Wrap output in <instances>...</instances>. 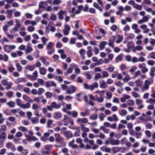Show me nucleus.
Returning a JSON list of instances; mask_svg holds the SVG:
<instances>
[{
	"mask_svg": "<svg viewBox=\"0 0 155 155\" xmlns=\"http://www.w3.org/2000/svg\"><path fill=\"white\" fill-rule=\"evenodd\" d=\"M61 107L60 104H57L55 102H53L51 103L50 106H47V108L48 110L51 111L53 110V108L58 109Z\"/></svg>",
	"mask_w": 155,
	"mask_h": 155,
	"instance_id": "nucleus-1",
	"label": "nucleus"
},
{
	"mask_svg": "<svg viewBox=\"0 0 155 155\" xmlns=\"http://www.w3.org/2000/svg\"><path fill=\"white\" fill-rule=\"evenodd\" d=\"M15 48V46L14 45H5L4 47V51L10 53L12 50H13Z\"/></svg>",
	"mask_w": 155,
	"mask_h": 155,
	"instance_id": "nucleus-2",
	"label": "nucleus"
},
{
	"mask_svg": "<svg viewBox=\"0 0 155 155\" xmlns=\"http://www.w3.org/2000/svg\"><path fill=\"white\" fill-rule=\"evenodd\" d=\"M122 74L124 76V77L122 79L124 82L127 83L128 81L131 80V78L128 73L124 71L122 72Z\"/></svg>",
	"mask_w": 155,
	"mask_h": 155,
	"instance_id": "nucleus-3",
	"label": "nucleus"
},
{
	"mask_svg": "<svg viewBox=\"0 0 155 155\" xmlns=\"http://www.w3.org/2000/svg\"><path fill=\"white\" fill-rule=\"evenodd\" d=\"M70 30L71 27L70 26L67 24H65L64 25V28L63 30L64 35L65 36L68 35Z\"/></svg>",
	"mask_w": 155,
	"mask_h": 155,
	"instance_id": "nucleus-4",
	"label": "nucleus"
},
{
	"mask_svg": "<svg viewBox=\"0 0 155 155\" xmlns=\"http://www.w3.org/2000/svg\"><path fill=\"white\" fill-rule=\"evenodd\" d=\"M141 74V71L139 70H137L134 73V75L133 78H135L139 76L140 75V77L142 79H144L146 78V75H145V74Z\"/></svg>",
	"mask_w": 155,
	"mask_h": 155,
	"instance_id": "nucleus-5",
	"label": "nucleus"
},
{
	"mask_svg": "<svg viewBox=\"0 0 155 155\" xmlns=\"http://www.w3.org/2000/svg\"><path fill=\"white\" fill-rule=\"evenodd\" d=\"M54 136L55 137V141L58 143H61L64 140L63 138L61 137L58 133L55 134Z\"/></svg>",
	"mask_w": 155,
	"mask_h": 155,
	"instance_id": "nucleus-6",
	"label": "nucleus"
},
{
	"mask_svg": "<svg viewBox=\"0 0 155 155\" xmlns=\"http://www.w3.org/2000/svg\"><path fill=\"white\" fill-rule=\"evenodd\" d=\"M76 87L72 85H70L66 90V92L68 94H71L75 92L76 90Z\"/></svg>",
	"mask_w": 155,
	"mask_h": 155,
	"instance_id": "nucleus-7",
	"label": "nucleus"
},
{
	"mask_svg": "<svg viewBox=\"0 0 155 155\" xmlns=\"http://www.w3.org/2000/svg\"><path fill=\"white\" fill-rule=\"evenodd\" d=\"M61 133L63 134L64 136L68 138L72 137H73V134L70 131L67 130L61 132Z\"/></svg>",
	"mask_w": 155,
	"mask_h": 155,
	"instance_id": "nucleus-8",
	"label": "nucleus"
},
{
	"mask_svg": "<svg viewBox=\"0 0 155 155\" xmlns=\"http://www.w3.org/2000/svg\"><path fill=\"white\" fill-rule=\"evenodd\" d=\"M149 19V18L148 16H144L143 17L142 19H140L137 21V23L139 24H143L145 22H147L148 21Z\"/></svg>",
	"mask_w": 155,
	"mask_h": 155,
	"instance_id": "nucleus-9",
	"label": "nucleus"
},
{
	"mask_svg": "<svg viewBox=\"0 0 155 155\" xmlns=\"http://www.w3.org/2000/svg\"><path fill=\"white\" fill-rule=\"evenodd\" d=\"M5 147L7 148L10 149L12 151H15L16 150L14 145L11 142L7 143Z\"/></svg>",
	"mask_w": 155,
	"mask_h": 155,
	"instance_id": "nucleus-10",
	"label": "nucleus"
},
{
	"mask_svg": "<svg viewBox=\"0 0 155 155\" xmlns=\"http://www.w3.org/2000/svg\"><path fill=\"white\" fill-rule=\"evenodd\" d=\"M54 44L53 42H50L47 45L46 49L47 50H49L50 49H54L53 47Z\"/></svg>",
	"mask_w": 155,
	"mask_h": 155,
	"instance_id": "nucleus-11",
	"label": "nucleus"
},
{
	"mask_svg": "<svg viewBox=\"0 0 155 155\" xmlns=\"http://www.w3.org/2000/svg\"><path fill=\"white\" fill-rule=\"evenodd\" d=\"M62 117V115L61 112H55L53 114V118L56 119L60 118Z\"/></svg>",
	"mask_w": 155,
	"mask_h": 155,
	"instance_id": "nucleus-12",
	"label": "nucleus"
},
{
	"mask_svg": "<svg viewBox=\"0 0 155 155\" xmlns=\"http://www.w3.org/2000/svg\"><path fill=\"white\" fill-rule=\"evenodd\" d=\"M75 140H73L68 143V146L69 147H71L73 149L77 148L78 147V145L77 144H74Z\"/></svg>",
	"mask_w": 155,
	"mask_h": 155,
	"instance_id": "nucleus-13",
	"label": "nucleus"
},
{
	"mask_svg": "<svg viewBox=\"0 0 155 155\" xmlns=\"http://www.w3.org/2000/svg\"><path fill=\"white\" fill-rule=\"evenodd\" d=\"M27 79L25 78H20L17 79L15 80V83H19L27 82Z\"/></svg>",
	"mask_w": 155,
	"mask_h": 155,
	"instance_id": "nucleus-14",
	"label": "nucleus"
},
{
	"mask_svg": "<svg viewBox=\"0 0 155 155\" xmlns=\"http://www.w3.org/2000/svg\"><path fill=\"white\" fill-rule=\"evenodd\" d=\"M87 49L88 50L87 51V56L90 58L92 56V48L91 47L89 46L87 47Z\"/></svg>",
	"mask_w": 155,
	"mask_h": 155,
	"instance_id": "nucleus-15",
	"label": "nucleus"
},
{
	"mask_svg": "<svg viewBox=\"0 0 155 155\" xmlns=\"http://www.w3.org/2000/svg\"><path fill=\"white\" fill-rule=\"evenodd\" d=\"M113 39V40L110 39L108 40V45L110 46L112 48H114V41L115 39V37L114 36H112Z\"/></svg>",
	"mask_w": 155,
	"mask_h": 155,
	"instance_id": "nucleus-16",
	"label": "nucleus"
},
{
	"mask_svg": "<svg viewBox=\"0 0 155 155\" xmlns=\"http://www.w3.org/2000/svg\"><path fill=\"white\" fill-rule=\"evenodd\" d=\"M107 42L106 41H103L101 42L99 46V47L101 50L104 49L105 48V46L107 45Z\"/></svg>",
	"mask_w": 155,
	"mask_h": 155,
	"instance_id": "nucleus-17",
	"label": "nucleus"
},
{
	"mask_svg": "<svg viewBox=\"0 0 155 155\" xmlns=\"http://www.w3.org/2000/svg\"><path fill=\"white\" fill-rule=\"evenodd\" d=\"M79 97L80 98L82 99L83 98L85 102H88L87 99V96L84 94L83 93H81L79 94H78V97Z\"/></svg>",
	"mask_w": 155,
	"mask_h": 155,
	"instance_id": "nucleus-18",
	"label": "nucleus"
},
{
	"mask_svg": "<svg viewBox=\"0 0 155 155\" xmlns=\"http://www.w3.org/2000/svg\"><path fill=\"white\" fill-rule=\"evenodd\" d=\"M100 150L103 151H105L106 152H110L111 150L110 148L107 147L106 146H103L100 147Z\"/></svg>",
	"mask_w": 155,
	"mask_h": 155,
	"instance_id": "nucleus-19",
	"label": "nucleus"
},
{
	"mask_svg": "<svg viewBox=\"0 0 155 155\" xmlns=\"http://www.w3.org/2000/svg\"><path fill=\"white\" fill-rule=\"evenodd\" d=\"M120 141L118 140H112L110 141V143L113 145H116L119 144Z\"/></svg>",
	"mask_w": 155,
	"mask_h": 155,
	"instance_id": "nucleus-20",
	"label": "nucleus"
},
{
	"mask_svg": "<svg viewBox=\"0 0 155 155\" xmlns=\"http://www.w3.org/2000/svg\"><path fill=\"white\" fill-rule=\"evenodd\" d=\"M90 110L88 109H86L84 111L80 113V115L82 117H84L90 114Z\"/></svg>",
	"mask_w": 155,
	"mask_h": 155,
	"instance_id": "nucleus-21",
	"label": "nucleus"
},
{
	"mask_svg": "<svg viewBox=\"0 0 155 155\" xmlns=\"http://www.w3.org/2000/svg\"><path fill=\"white\" fill-rule=\"evenodd\" d=\"M7 130V127L5 124H2L0 126V132H5Z\"/></svg>",
	"mask_w": 155,
	"mask_h": 155,
	"instance_id": "nucleus-22",
	"label": "nucleus"
},
{
	"mask_svg": "<svg viewBox=\"0 0 155 155\" xmlns=\"http://www.w3.org/2000/svg\"><path fill=\"white\" fill-rule=\"evenodd\" d=\"M100 87L102 88H105L107 87V85L104 80H102L99 82Z\"/></svg>",
	"mask_w": 155,
	"mask_h": 155,
	"instance_id": "nucleus-23",
	"label": "nucleus"
},
{
	"mask_svg": "<svg viewBox=\"0 0 155 155\" xmlns=\"http://www.w3.org/2000/svg\"><path fill=\"white\" fill-rule=\"evenodd\" d=\"M35 68V65H27L25 67L26 70H28L30 71H33Z\"/></svg>",
	"mask_w": 155,
	"mask_h": 155,
	"instance_id": "nucleus-24",
	"label": "nucleus"
},
{
	"mask_svg": "<svg viewBox=\"0 0 155 155\" xmlns=\"http://www.w3.org/2000/svg\"><path fill=\"white\" fill-rule=\"evenodd\" d=\"M47 6V2L41 1L39 3V7L41 8H45Z\"/></svg>",
	"mask_w": 155,
	"mask_h": 155,
	"instance_id": "nucleus-25",
	"label": "nucleus"
},
{
	"mask_svg": "<svg viewBox=\"0 0 155 155\" xmlns=\"http://www.w3.org/2000/svg\"><path fill=\"white\" fill-rule=\"evenodd\" d=\"M13 10H8L6 11L7 14V17L9 18H12V15Z\"/></svg>",
	"mask_w": 155,
	"mask_h": 155,
	"instance_id": "nucleus-26",
	"label": "nucleus"
},
{
	"mask_svg": "<svg viewBox=\"0 0 155 155\" xmlns=\"http://www.w3.org/2000/svg\"><path fill=\"white\" fill-rule=\"evenodd\" d=\"M39 71L40 74L41 75H44L46 73L47 70L46 68L43 67H41L40 68Z\"/></svg>",
	"mask_w": 155,
	"mask_h": 155,
	"instance_id": "nucleus-27",
	"label": "nucleus"
},
{
	"mask_svg": "<svg viewBox=\"0 0 155 155\" xmlns=\"http://www.w3.org/2000/svg\"><path fill=\"white\" fill-rule=\"evenodd\" d=\"M40 60L43 63L47 66H48L49 64V62L47 61L46 59L44 57H41L40 58Z\"/></svg>",
	"mask_w": 155,
	"mask_h": 155,
	"instance_id": "nucleus-28",
	"label": "nucleus"
},
{
	"mask_svg": "<svg viewBox=\"0 0 155 155\" xmlns=\"http://www.w3.org/2000/svg\"><path fill=\"white\" fill-rule=\"evenodd\" d=\"M63 120L64 121V125L65 126H67L70 120L67 117L64 115Z\"/></svg>",
	"mask_w": 155,
	"mask_h": 155,
	"instance_id": "nucleus-29",
	"label": "nucleus"
},
{
	"mask_svg": "<svg viewBox=\"0 0 155 155\" xmlns=\"http://www.w3.org/2000/svg\"><path fill=\"white\" fill-rule=\"evenodd\" d=\"M15 66L17 71L18 72H21L22 70V67L19 63H16Z\"/></svg>",
	"mask_w": 155,
	"mask_h": 155,
	"instance_id": "nucleus-30",
	"label": "nucleus"
},
{
	"mask_svg": "<svg viewBox=\"0 0 155 155\" xmlns=\"http://www.w3.org/2000/svg\"><path fill=\"white\" fill-rule=\"evenodd\" d=\"M150 81L148 80H145L144 81V84L148 87L152 83H153V80L152 78H150Z\"/></svg>",
	"mask_w": 155,
	"mask_h": 155,
	"instance_id": "nucleus-31",
	"label": "nucleus"
},
{
	"mask_svg": "<svg viewBox=\"0 0 155 155\" xmlns=\"http://www.w3.org/2000/svg\"><path fill=\"white\" fill-rule=\"evenodd\" d=\"M123 58V55L122 54H119L116 58V61L118 62L121 61Z\"/></svg>",
	"mask_w": 155,
	"mask_h": 155,
	"instance_id": "nucleus-32",
	"label": "nucleus"
},
{
	"mask_svg": "<svg viewBox=\"0 0 155 155\" xmlns=\"http://www.w3.org/2000/svg\"><path fill=\"white\" fill-rule=\"evenodd\" d=\"M30 107V104L29 103H27L26 104H22L20 107L22 108H28Z\"/></svg>",
	"mask_w": 155,
	"mask_h": 155,
	"instance_id": "nucleus-33",
	"label": "nucleus"
},
{
	"mask_svg": "<svg viewBox=\"0 0 155 155\" xmlns=\"http://www.w3.org/2000/svg\"><path fill=\"white\" fill-rule=\"evenodd\" d=\"M6 137V132H0V139L5 140Z\"/></svg>",
	"mask_w": 155,
	"mask_h": 155,
	"instance_id": "nucleus-34",
	"label": "nucleus"
},
{
	"mask_svg": "<svg viewBox=\"0 0 155 155\" xmlns=\"http://www.w3.org/2000/svg\"><path fill=\"white\" fill-rule=\"evenodd\" d=\"M7 105L11 107H14L15 106V102L10 101L7 103Z\"/></svg>",
	"mask_w": 155,
	"mask_h": 155,
	"instance_id": "nucleus-35",
	"label": "nucleus"
},
{
	"mask_svg": "<svg viewBox=\"0 0 155 155\" xmlns=\"http://www.w3.org/2000/svg\"><path fill=\"white\" fill-rule=\"evenodd\" d=\"M32 108L35 110H41V107L35 104H34L32 105Z\"/></svg>",
	"mask_w": 155,
	"mask_h": 155,
	"instance_id": "nucleus-36",
	"label": "nucleus"
},
{
	"mask_svg": "<svg viewBox=\"0 0 155 155\" xmlns=\"http://www.w3.org/2000/svg\"><path fill=\"white\" fill-rule=\"evenodd\" d=\"M144 10L148 12L151 13L152 15L154 13V11L151 8L149 7H146L144 8Z\"/></svg>",
	"mask_w": 155,
	"mask_h": 155,
	"instance_id": "nucleus-37",
	"label": "nucleus"
},
{
	"mask_svg": "<svg viewBox=\"0 0 155 155\" xmlns=\"http://www.w3.org/2000/svg\"><path fill=\"white\" fill-rule=\"evenodd\" d=\"M105 92V91L104 90L96 91L94 92V93L98 94L99 95L100 97H102Z\"/></svg>",
	"mask_w": 155,
	"mask_h": 155,
	"instance_id": "nucleus-38",
	"label": "nucleus"
},
{
	"mask_svg": "<svg viewBox=\"0 0 155 155\" xmlns=\"http://www.w3.org/2000/svg\"><path fill=\"white\" fill-rule=\"evenodd\" d=\"M100 78H102L101 74L99 73H97L95 74L94 78V81H97Z\"/></svg>",
	"mask_w": 155,
	"mask_h": 155,
	"instance_id": "nucleus-39",
	"label": "nucleus"
},
{
	"mask_svg": "<svg viewBox=\"0 0 155 155\" xmlns=\"http://www.w3.org/2000/svg\"><path fill=\"white\" fill-rule=\"evenodd\" d=\"M119 113L120 115L124 116L127 114V112L126 110L122 109L120 111H119Z\"/></svg>",
	"mask_w": 155,
	"mask_h": 155,
	"instance_id": "nucleus-40",
	"label": "nucleus"
},
{
	"mask_svg": "<svg viewBox=\"0 0 155 155\" xmlns=\"http://www.w3.org/2000/svg\"><path fill=\"white\" fill-rule=\"evenodd\" d=\"M135 83L137 86H141L143 84V81L140 79H138L135 81Z\"/></svg>",
	"mask_w": 155,
	"mask_h": 155,
	"instance_id": "nucleus-41",
	"label": "nucleus"
},
{
	"mask_svg": "<svg viewBox=\"0 0 155 155\" xmlns=\"http://www.w3.org/2000/svg\"><path fill=\"white\" fill-rule=\"evenodd\" d=\"M102 78H107L109 76V74L106 71H103L102 72Z\"/></svg>",
	"mask_w": 155,
	"mask_h": 155,
	"instance_id": "nucleus-42",
	"label": "nucleus"
},
{
	"mask_svg": "<svg viewBox=\"0 0 155 155\" xmlns=\"http://www.w3.org/2000/svg\"><path fill=\"white\" fill-rule=\"evenodd\" d=\"M89 119L92 120H96L97 118V115L96 114H92L89 117Z\"/></svg>",
	"mask_w": 155,
	"mask_h": 155,
	"instance_id": "nucleus-43",
	"label": "nucleus"
},
{
	"mask_svg": "<svg viewBox=\"0 0 155 155\" xmlns=\"http://www.w3.org/2000/svg\"><path fill=\"white\" fill-rule=\"evenodd\" d=\"M31 121L32 124H35L38 122L39 119L36 117H33L31 119Z\"/></svg>",
	"mask_w": 155,
	"mask_h": 155,
	"instance_id": "nucleus-44",
	"label": "nucleus"
},
{
	"mask_svg": "<svg viewBox=\"0 0 155 155\" xmlns=\"http://www.w3.org/2000/svg\"><path fill=\"white\" fill-rule=\"evenodd\" d=\"M113 153H115L119 152L120 150V147H114L112 149Z\"/></svg>",
	"mask_w": 155,
	"mask_h": 155,
	"instance_id": "nucleus-45",
	"label": "nucleus"
},
{
	"mask_svg": "<svg viewBox=\"0 0 155 155\" xmlns=\"http://www.w3.org/2000/svg\"><path fill=\"white\" fill-rule=\"evenodd\" d=\"M106 99H110L111 98L112 94L109 91H107L106 93Z\"/></svg>",
	"mask_w": 155,
	"mask_h": 155,
	"instance_id": "nucleus-46",
	"label": "nucleus"
},
{
	"mask_svg": "<svg viewBox=\"0 0 155 155\" xmlns=\"http://www.w3.org/2000/svg\"><path fill=\"white\" fill-rule=\"evenodd\" d=\"M45 95L47 98L49 99L53 95V94L51 92H47L45 93Z\"/></svg>",
	"mask_w": 155,
	"mask_h": 155,
	"instance_id": "nucleus-47",
	"label": "nucleus"
},
{
	"mask_svg": "<svg viewBox=\"0 0 155 155\" xmlns=\"http://www.w3.org/2000/svg\"><path fill=\"white\" fill-rule=\"evenodd\" d=\"M146 102L150 104L153 105L155 104V100L151 98H150L148 101H146Z\"/></svg>",
	"mask_w": 155,
	"mask_h": 155,
	"instance_id": "nucleus-48",
	"label": "nucleus"
},
{
	"mask_svg": "<svg viewBox=\"0 0 155 155\" xmlns=\"http://www.w3.org/2000/svg\"><path fill=\"white\" fill-rule=\"evenodd\" d=\"M134 43L133 41H130L127 44L128 48H131L134 47Z\"/></svg>",
	"mask_w": 155,
	"mask_h": 155,
	"instance_id": "nucleus-49",
	"label": "nucleus"
},
{
	"mask_svg": "<svg viewBox=\"0 0 155 155\" xmlns=\"http://www.w3.org/2000/svg\"><path fill=\"white\" fill-rule=\"evenodd\" d=\"M101 121L104 120V118L105 117V115L103 113H99L98 115Z\"/></svg>",
	"mask_w": 155,
	"mask_h": 155,
	"instance_id": "nucleus-50",
	"label": "nucleus"
},
{
	"mask_svg": "<svg viewBox=\"0 0 155 155\" xmlns=\"http://www.w3.org/2000/svg\"><path fill=\"white\" fill-rule=\"evenodd\" d=\"M72 68L71 67L67 69V71L66 72H65L64 73V74L65 76H68V74L71 73H72Z\"/></svg>",
	"mask_w": 155,
	"mask_h": 155,
	"instance_id": "nucleus-51",
	"label": "nucleus"
},
{
	"mask_svg": "<svg viewBox=\"0 0 155 155\" xmlns=\"http://www.w3.org/2000/svg\"><path fill=\"white\" fill-rule=\"evenodd\" d=\"M82 140L80 138H78V143H80V145H79V147L84 149L85 148V146L84 144L81 143Z\"/></svg>",
	"mask_w": 155,
	"mask_h": 155,
	"instance_id": "nucleus-52",
	"label": "nucleus"
},
{
	"mask_svg": "<svg viewBox=\"0 0 155 155\" xmlns=\"http://www.w3.org/2000/svg\"><path fill=\"white\" fill-rule=\"evenodd\" d=\"M134 8L138 10H141L142 9V6L141 5L135 4L134 6Z\"/></svg>",
	"mask_w": 155,
	"mask_h": 155,
	"instance_id": "nucleus-53",
	"label": "nucleus"
},
{
	"mask_svg": "<svg viewBox=\"0 0 155 155\" xmlns=\"http://www.w3.org/2000/svg\"><path fill=\"white\" fill-rule=\"evenodd\" d=\"M117 37L118 38V39L116 40V43L118 44L122 41L123 39V37L122 36L119 35H117Z\"/></svg>",
	"mask_w": 155,
	"mask_h": 155,
	"instance_id": "nucleus-54",
	"label": "nucleus"
},
{
	"mask_svg": "<svg viewBox=\"0 0 155 155\" xmlns=\"http://www.w3.org/2000/svg\"><path fill=\"white\" fill-rule=\"evenodd\" d=\"M36 18H37V19L35 21H31V24L32 26L37 25V23L39 21L38 20H39V18L38 17H37Z\"/></svg>",
	"mask_w": 155,
	"mask_h": 155,
	"instance_id": "nucleus-55",
	"label": "nucleus"
},
{
	"mask_svg": "<svg viewBox=\"0 0 155 155\" xmlns=\"http://www.w3.org/2000/svg\"><path fill=\"white\" fill-rule=\"evenodd\" d=\"M78 121L84 123H86L88 122V120L87 118H84L82 119H78Z\"/></svg>",
	"mask_w": 155,
	"mask_h": 155,
	"instance_id": "nucleus-56",
	"label": "nucleus"
},
{
	"mask_svg": "<svg viewBox=\"0 0 155 155\" xmlns=\"http://www.w3.org/2000/svg\"><path fill=\"white\" fill-rule=\"evenodd\" d=\"M18 129L23 132L27 131L28 130L26 128L23 126L19 127L18 128Z\"/></svg>",
	"mask_w": 155,
	"mask_h": 155,
	"instance_id": "nucleus-57",
	"label": "nucleus"
},
{
	"mask_svg": "<svg viewBox=\"0 0 155 155\" xmlns=\"http://www.w3.org/2000/svg\"><path fill=\"white\" fill-rule=\"evenodd\" d=\"M27 30L29 32H32L35 30V28L32 26H29L27 27Z\"/></svg>",
	"mask_w": 155,
	"mask_h": 155,
	"instance_id": "nucleus-58",
	"label": "nucleus"
},
{
	"mask_svg": "<svg viewBox=\"0 0 155 155\" xmlns=\"http://www.w3.org/2000/svg\"><path fill=\"white\" fill-rule=\"evenodd\" d=\"M41 40L43 45H45L47 42L48 41V39L45 37H42Z\"/></svg>",
	"mask_w": 155,
	"mask_h": 155,
	"instance_id": "nucleus-59",
	"label": "nucleus"
},
{
	"mask_svg": "<svg viewBox=\"0 0 155 155\" xmlns=\"http://www.w3.org/2000/svg\"><path fill=\"white\" fill-rule=\"evenodd\" d=\"M81 128L83 131L85 132H88L89 131V128L85 127L84 125H81Z\"/></svg>",
	"mask_w": 155,
	"mask_h": 155,
	"instance_id": "nucleus-60",
	"label": "nucleus"
},
{
	"mask_svg": "<svg viewBox=\"0 0 155 155\" xmlns=\"http://www.w3.org/2000/svg\"><path fill=\"white\" fill-rule=\"evenodd\" d=\"M63 12L62 10H61L59 11L58 13L59 14V18L60 19L62 20L63 18Z\"/></svg>",
	"mask_w": 155,
	"mask_h": 155,
	"instance_id": "nucleus-61",
	"label": "nucleus"
},
{
	"mask_svg": "<svg viewBox=\"0 0 155 155\" xmlns=\"http://www.w3.org/2000/svg\"><path fill=\"white\" fill-rule=\"evenodd\" d=\"M137 69V67L136 66H132L130 69L129 71L133 73Z\"/></svg>",
	"mask_w": 155,
	"mask_h": 155,
	"instance_id": "nucleus-62",
	"label": "nucleus"
},
{
	"mask_svg": "<svg viewBox=\"0 0 155 155\" xmlns=\"http://www.w3.org/2000/svg\"><path fill=\"white\" fill-rule=\"evenodd\" d=\"M127 103L129 105H132L134 104V101L132 99H130L127 101Z\"/></svg>",
	"mask_w": 155,
	"mask_h": 155,
	"instance_id": "nucleus-63",
	"label": "nucleus"
},
{
	"mask_svg": "<svg viewBox=\"0 0 155 155\" xmlns=\"http://www.w3.org/2000/svg\"><path fill=\"white\" fill-rule=\"evenodd\" d=\"M45 90L42 88H39L38 89V94L39 95H41L42 93L45 92Z\"/></svg>",
	"mask_w": 155,
	"mask_h": 155,
	"instance_id": "nucleus-64",
	"label": "nucleus"
}]
</instances>
